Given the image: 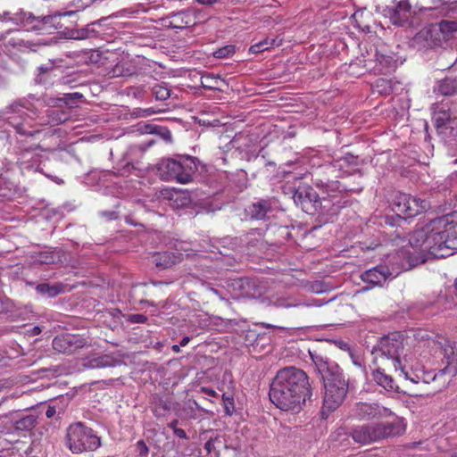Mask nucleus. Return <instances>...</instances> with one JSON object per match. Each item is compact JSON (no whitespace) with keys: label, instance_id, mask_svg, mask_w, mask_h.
Wrapping results in <instances>:
<instances>
[{"label":"nucleus","instance_id":"obj_1","mask_svg":"<svg viewBox=\"0 0 457 457\" xmlns=\"http://www.w3.org/2000/svg\"><path fill=\"white\" fill-rule=\"evenodd\" d=\"M410 248L403 246L386 258L392 278L408 270L420 262H425L426 253L435 258H445L457 249V222L445 216L431 220L415 230L409 239Z\"/></svg>","mask_w":457,"mask_h":457},{"label":"nucleus","instance_id":"obj_2","mask_svg":"<svg viewBox=\"0 0 457 457\" xmlns=\"http://www.w3.org/2000/svg\"><path fill=\"white\" fill-rule=\"evenodd\" d=\"M312 395L307 374L292 366L277 372L269 393L270 402L284 411H299Z\"/></svg>","mask_w":457,"mask_h":457},{"label":"nucleus","instance_id":"obj_3","mask_svg":"<svg viewBox=\"0 0 457 457\" xmlns=\"http://www.w3.org/2000/svg\"><path fill=\"white\" fill-rule=\"evenodd\" d=\"M310 354L324 385L325 394L321 411L324 416L334 411L343 403L348 392V382L335 361L317 353H310Z\"/></svg>","mask_w":457,"mask_h":457},{"label":"nucleus","instance_id":"obj_4","mask_svg":"<svg viewBox=\"0 0 457 457\" xmlns=\"http://www.w3.org/2000/svg\"><path fill=\"white\" fill-rule=\"evenodd\" d=\"M404 347V338L399 332L391 333L382 337L373 347L374 364L380 363L387 370H398L408 377V369H411L412 358Z\"/></svg>","mask_w":457,"mask_h":457},{"label":"nucleus","instance_id":"obj_5","mask_svg":"<svg viewBox=\"0 0 457 457\" xmlns=\"http://www.w3.org/2000/svg\"><path fill=\"white\" fill-rule=\"evenodd\" d=\"M405 430L400 420L377 422L355 426L351 430L353 440L360 445H370L389 437L402 435Z\"/></svg>","mask_w":457,"mask_h":457},{"label":"nucleus","instance_id":"obj_6","mask_svg":"<svg viewBox=\"0 0 457 457\" xmlns=\"http://www.w3.org/2000/svg\"><path fill=\"white\" fill-rule=\"evenodd\" d=\"M196 170L194 158L189 156L163 159L157 165L158 174L162 180L177 181L180 184L191 182Z\"/></svg>","mask_w":457,"mask_h":457},{"label":"nucleus","instance_id":"obj_7","mask_svg":"<svg viewBox=\"0 0 457 457\" xmlns=\"http://www.w3.org/2000/svg\"><path fill=\"white\" fill-rule=\"evenodd\" d=\"M66 445L73 453L93 452L101 446V439L91 428L76 422L67 428Z\"/></svg>","mask_w":457,"mask_h":457},{"label":"nucleus","instance_id":"obj_8","mask_svg":"<svg viewBox=\"0 0 457 457\" xmlns=\"http://www.w3.org/2000/svg\"><path fill=\"white\" fill-rule=\"evenodd\" d=\"M428 207L425 200L399 193L392 203L393 212L400 218L409 219L423 212Z\"/></svg>","mask_w":457,"mask_h":457},{"label":"nucleus","instance_id":"obj_9","mask_svg":"<svg viewBox=\"0 0 457 457\" xmlns=\"http://www.w3.org/2000/svg\"><path fill=\"white\" fill-rule=\"evenodd\" d=\"M293 200L308 214H314L320 209L327 207L322 206V201L311 187H299L293 194Z\"/></svg>","mask_w":457,"mask_h":457},{"label":"nucleus","instance_id":"obj_10","mask_svg":"<svg viewBox=\"0 0 457 457\" xmlns=\"http://www.w3.org/2000/svg\"><path fill=\"white\" fill-rule=\"evenodd\" d=\"M394 412L378 403H363L360 402L355 403L352 415L359 420H370L388 418Z\"/></svg>","mask_w":457,"mask_h":457},{"label":"nucleus","instance_id":"obj_11","mask_svg":"<svg viewBox=\"0 0 457 457\" xmlns=\"http://www.w3.org/2000/svg\"><path fill=\"white\" fill-rule=\"evenodd\" d=\"M53 348L64 354H71L87 345L85 337L74 334H62L55 337L52 342Z\"/></svg>","mask_w":457,"mask_h":457},{"label":"nucleus","instance_id":"obj_12","mask_svg":"<svg viewBox=\"0 0 457 457\" xmlns=\"http://www.w3.org/2000/svg\"><path fill=\"white\" fill-rule=\"evenodd\" d=\"M411 8V6L408 0H401L395 5L387 7L385 10V15L389 18L392 24L403 26L409 20Z\"/></svg>","mask_w":457,"mask_h":457},{"label":"nucleus","instance_id":"obj_13","mask_svg":"<svg viewBox=\"0 0 457 457\" xmlns=\"http://www.w3.org/2000/svg\"><path fill=\"white\" fill-rule=\"evenodd\" d=\"M26 306L15 303L11 298L0 294V316H4L10 321L23 320Z\"/></svg>","mask_w":457,"mask_h":457},{"label":"nucleus","instance_id":"obj_14","mask_svg":"<svg viewBox=\"0 0 457 457\" xmlns=\"http://www.w3.org/2000/svg\"><path fill=\"white\" fill-rule=\"evenodd\" d=\"M28 104L27 101H18L11 104L8 107L9 111L6 112V113L10 112L12 114L7 117L8 122L21 134L25 133L22 129V120H25L26 117H28L26 112L29 110Z\"/></svg>","mask_w":457,"mask_h":457},{"label":"nucleus","instance_id":"obj_15","mask_svg":"<svg viewBox=\"0 0 457 457\" xmlns=\"http://www.w3.org/2000/svg\"><path fill=\"white\" fill-rule=\"evenodd\" d=\"M363 282L372 286H382L388 278H391L389 267L385 265H378L372 269L366 270L361 276Z\"/></svg>","mask_w":457,"mask_h":457},{"label":"nucleus","instance_id":"obj_16","mask_svg":"<svg viewBox=\"0 0 457 457\" xmlns=\"http://www.w3.org/2000/svg\"><path fill=\"white\" fill-rule=\"evenodd\" d=\"M274 198L259 199L249 206V214L252 219L265 220L274 209Z\"/></svg>","mask_w":457,"mask_h":457},{"label":"nucleus","instance_id":"obj_17","mask_svg":"<svg viewBox=\"0 0 457 457\" xmlns=\"http://www.w3.org/2000/svg\"><path fill=\"white\" fill-rule=\"evenodd\" d=\"M377 368L372 372V378L377 385L383 387L388 392H397L398 386L393 377L386 372V367L382 366L380 363L376 364Z\"/></svg>","mask_w":457,"mask_h":457},{"label":"nucleus","instance_id":"obj_18","mask_svg":"<svg viewBox=\"0 0 457 457\" xmlns=\"http://www.w3.org/2000/svg\"><path fill=\"white\" fill-rule=\"evenodd\" d=\"M17 18L19 21H16V25L26 30L41 29L46 19V17H37L33 13L22 10L17 12Z\"/></svg>","mask_w":457,"mask_h":457},{"label":"nucleus","instance_id":"obj_19","mask_svg":"<svg viewBox=\"0 0 457 457\" xmlns=\"http://www.w3.org/2000/svg\"><path fill=\"white\" fill-rule=\"evenodd\" d=\"M120 362V361L115 358L114 356L111 354H104L86 361L83 366L88 369H101L115 367L119 365Z\"/></svg>","mask_w":457,"mask_h":457},{"label":"nucleus","instance_id":"obj_20","mask_svg":"<svg viewBox=\"0 0 457 457\" xmlns=\"http://www.w3.org/2000/svg\"><path fill=\"white\" fill-rule=\"evenodd\" d=\"M152 258L155 266L161 269H168L180 262V255L170 252L156 253Z\"/></svg>","mask_w":457,"mask_h":457},{"label":"nucleus","instance_id":"obj_21","mask_svg":"<svg viewBox=\"0 0 457 457\" xmlns=\"http://www.w3.org/2000/svg\"><path fill=\"white\" fill-rule=\"evenodd\" d=\"M195 17L188 11L179 12L172 16L170 24L177 29H183L194 25Z\"/></svg>","mask_w":457,"mask_h":457},{"label":"nucleus","instance_id":"obj_22","mask_svg":"<svg viewBox=\"0 0 457 457\" xmlns=\"http://www.w3.org/2000/svg\"><path fill=\"white\" fill-rule=\"evenodd\" d=\"M37 423V417L34 414H27L17 420L14 428L19 431H30Z\"/></svg>","mask_w":457,"mask_h":457},{"label":"nucleus","instance_id":"obj_23","mask_svg":"<svg viewBox=\"0 0 457 457\" xmlns=\"http://www.w3.org/2000/svg\"><path fill=\"white\" fill-rule=\"evenodd\" d=\"M36 291L43 296L54 297L62 293V286L60 284L50 285L41 283L36 286Z\"/></svg>","mask_w":457,"mask_h":457},{"label":"nucleus","instance_id":"obj_24","mask_svg":"<svg viewBox=\"0 0 457 457\" xmlns=\"http://www.w3.org/2000/svg\"><path fill=\"white\" fill-rule=\"evenodd\" d=\"M97 36V32L94 28H91L89 25L85 28L79 29H71L68 32V37L71 39L76 40H83L87 38L96 37Z\"/></svg>","mask_w":457,"mask_h":457},{"label":"nucleus","instance_id":"obj_25","mask_svg":"<svg viewBox=\"0 0 457 457\" xmlns=\"http://www.w3.org/2000/svg\"><path fill=\"white\" fill-rule=\"evenodd\" d=\"M46 115L48 122L53 126L63 123L70 118L69 113L62 109H48L46 111Z\"/></svg>","mask_w":457,"mask_h":457},{"label":"nucleus","instance_id":"obj_26","mask_svg":"<svg viewBox=\"0 0 457 457\" xmlns=\"http://www.w3.org/2000/svg\"><path fill=\"white\" fill-rule=\"evenodd\" d=\"M438 91L444 96H452L457 93V79L445 78L440 82Z\"/></svg>","mask_w":457,"mask_h":457},{"label":"nucleus","instance_id":"obj_27","mask_svg":"<svg viewBox=\"0 0 457 457\" xmlns=\"http://www.w3.org/2000/svg\"><path fill=\"white\" fill-rule=\"evenodd\" d=\"M438 27L444 38L449 39L457 32V20H443L438 23Z\"/></svg>","mask_w":457,"mask_h":457},{"label":"nucleus","instance_id":"obj_28","mask_svg":"<svg viewBox=\"0 0 457 457\" xmlns=\"http://www.w3.org/2000/svg\"><path fill=\"white\" fill-rule=\"evenodd\" d=\"M170 410V403L161 397H155L153 402L152 411L156 417H162Z\"/></svg>","mask_w":457,"mask_h":457},{"label":"nucleus","instance_id":"obj_29","mask_svg":"<svg viewBox=\"0 0 457 457\" xmlns=\"http://www.w3.org/2000/svg\"><path fill=\"white\" fill-rule=\"evenodd\" d=\"M171 90L166 83H160L153 87L152 93L156 100L164 101L170 96Z\"/></svg>","mask_w":457,"mask_h":457},{"label":"nucleus","instance_id":"obj_30","mask_svg":"<svg viewBox=\"0 0 457 457\" xmlns=\"http://www.w3.org/2000/svg\"><path fill=\"white\" fill-rule=\"evenodd\" d=\"M271 302L273 305L277 307H284V308H289V307H296L300 305V303L289 296H282V297H276L272 298Z\"/></svg>","mask_w":457,"mask_h":457},{"label":"nucleus","instance_id":"obj_31","mask_svg":"<svg viewBox=\"0 0 457 457\" xmlns=\"http://www.w3.org/2000/svg\"><path fill=\"white\" fill-rule=\"evenodd\" d=\"M236 52L234 45H227L218 48L213 52V56L218 59L228 58L232 56Z\"/></svg>","mask_w":457,"mask_h":457},{"label":"nucleus","instance_id":"obj_32","mask_svg":"<svg viewBox=\"0 0 457 457\" xmlns=\"http://www.w3.org/2000/svg\"><path fill=\"white\" fill-rule=\"evenodd\" d=\"M438 304L444 310H453L457 306V298L455 295H444L438 299Z\"/></svg>","mask_w":457,"mask_h":457},{"label":"nucleus","instance_id":"obj_33","mask_svg":"<svg viewBox=\"0 0 457 457\" xmlns=\"http://www.w3.org/2000/svg\"><path fill=\"white\" fill-rule=\"evenodd\" d=\"M117 172L120 176H127L130 174L131 170L135 169V166L128 159L122 160L118 163Z\"/></svg>","mask_w":457,"mask_h":457},{"label":"nucleus","instance_id":"obj_34","mask_svg":"<svg viewBox=\"0 0 457 457\" xmlns=\"http://www.w3.org/2000/svg\"><path fill=\"white\" fill-rule=\"evenodd\" d=\"M274 40H271V41H268V40H263V41H261L255 45H253L249 51L253 54H258V53H261V52H263L265 50H268L271 47V46H273L274 44Z\"/></svg>","mask_w":457,"mask_h":457},{"label":"nucleus","instance_id":"obj_35","mask_svg":"<svg viewBox=\"0 0 457 457\" xmlns=\"http://www.w3.org/2000/svg\"><path fill=\"white\" fill-rule=\"evenodd\" d=\"M222 400L224 403L226 414L232 415V413L235 411V403L233 395L224 393L222 395Z\"/></svg>","mask_w":457,"mask_h":457},{"label":"nucleus","instance_id":"obj_36","mask_svg":"<svg viewBox=\"0 0 457 457\" xmlns=\"http://www.w3.org/2000/svg\"><path fill=\"white\" fill-rule=\"evenodd\" d=\"M348 353L353 365L364 370L362 357L360 354L356 353L353 350H352L351 347H348Z\"/></svg>","mask_w":457,"mask_h":457},{"label":"nucleus","instance_id":"obj_37","mask_svg":"<svg viewBox=\"0 0 457 457\" xmlns=\"http://www.w3.org/2000/svg\"><path fill=\"white\" fill-rule=\"evenodd\" d=\"M132 71L129 68H124V63H118L113 69V76H130Z\"/></svg>","mask_w":457,"mask_h":457},{"label":"nucleus","instance_id":"obj_38","mask_svg":"<svg viewBox=\"0 0 457 457\" xmlns=\"http://www.w3.org/2000/svg\"><path fill=\"white\" fill-rule=\"evenodd\" d=\"M19 21L17 18V12L12 13L10 12H4L0 13V21H8L16 25V21Z\"/></svg>","mask_w":457,"mask_h":457},{"label":"nucleus","instance_id":"obj_39","mask_svg":"<svg viewBox=\"0 0 457 457\" xmlns=\"http://www.w3.org/2000/svg\"><path fill=\"white\" fill-rule=\"evenodd\" d=\"M147 320V317L140 313H132L128 316V321L131 323H145Z\"/></svg>","mask_w":457,"mask_h":457},{"label":"nucleus","instance_id":"obj_40","mask_svg":"<svg viewBox=\"0 0 457 457\" xmlns=\"http://www.w3.org/2000/svg\"><path fill=\"white\" fill-rule=\"evenodd\" d=\"M440 114H441V112H438L435 116V122H436V127L444 126L446 123V121H448L450 120V115L447 112H442V116H440Z\"/></svg>","mask_w":457,"mask_h":457},{"label":"nucleus","instance_id":"obj_41","mask_svg":"<svg viewBox=\"0 0 457 457\" xmlns=\"http://www.w3.org/2000/svg\"><path fill=\"white\" fill-rule=\"evenodd\" d=\"M219 442V439L217 437L215 438H211L209 439L205 445H204V449L208 452V453H211L212 452H214L216 454L218 453V452L216 451V443Z\"/></svg>","mask_w":457,"mask_h":457},{"label":"nucleus","instance_id":"obj_42","mask_svg":"<svg viewBox=\"0 0 457 457\" xmlns=\"http://www.w3.org/2000/svg\"><path fill=\"white\" fill-rule=\"evenodd\" d=\"M137 449H138V452H139L140 455H146L147 454L149 449H148L147 445H145V443L143 440H139L137 443Z\"/></svg>","mask_w":457,"mask_h":457},{"label":"nucleus","instance_id":"obj_43","mask_svg":"<svg viewBox=\"0 0 457 457\" xmlns=\"http://www.w3.org/2000/svg\"><path fill=\"white\" fill-rule=\"evenodd\" d=\"M378 60L380 63H383L385 62V65L388 68H391L393 67V64H394V60L393 58L391 57H386V56H384V55H381L380 58L378 57Z\"/></svg>","mask_w":457,"mask_h":457},{"label":"nucleus","instance_id":"obj_44","mask_svg":"<svg viewBox=\"0 0 457 457\" xmlns=\"http://www.w3.org/2000/svg\"><path fill=\"white\" fill-rule=\"evenodd\" d=\"M173 432L179 438H182V439L187 438L186 431L182 428H175V430Z\"/></svg>","mask_w":457,"mask_h":457},{"label":"nucleus","instance_id":"obj_45","mask_svg":"<svg viewBox=\"0 0 457 457\" xmlns=\"http://www.w3.org/2000/svg\"><path fill=\"white\" fill-rule=\"evenodd\" d=\"M219 1L220 0H195V2L197 4H202V5H208V6L213 5L216 3H218Z\"/></svg>","mask_w":457,"mask_h":457},{"label":"nucleus","instance_id":"obj_46","mask_svg":"<svg viewBox=\"0 0 457 457\" xmlns=\"http://www.w3.org/2000/svg\"><path fill=\"white\" fill-rule=\"evenodd\" d=\"M56 413V409L54 406H48L46 411V416L47 418H53Z\"/></svg>","mask_w":457,"mask_h":457},{"label":"nucleus","instance_id":"obj_47","mask_svg":"<svg viewBox=\"0 0 457 457\" xmlns=\"http://www.w3.org/2000/svg\"><path fill=\"white\" fill-rule=\"evenodd\" d=\"M202 391L204 393H205L207 395L212 396V397H214L217 395L213 389L209 388V387H202Z\"/></svg>","mask_w":457,"mask_h":457},{"label":"nucleus","instance_id":"obj_48","mask_svg":"<svg viewBox=\"0 0 457 457\" xmlns=\"http://www.w3.org/2000/svg\"><path fill=\"white\" fill-rule=\"evenodd\" d=\"M42 332V328L39 326H35L31 328L30 334L32 336H37Z\"/></svg>","mask_w":457,"mask_h":457},{"label":"nucleus","instance_id":"obj_49","mask_svg":"<svg viewBox=\"0 0 457 457\" xmlns=\"http://www.w3.org/2000/svg\"><path fill=\"white\" fill-rule=\"evenodd\" d=\"M406 379H410L413 383H419L420 382V377L418 375H415L414 377H411L408 373V377L404 375Z\"/></svg>","mask_w":457,"mask_h":457},{"label":"nucleus","instance_id":"obj_50","mask_svg":"<svg viewBox=\"0 0 457 457\" xmlns=\"http://www.w3.org/2000/svg\"><path fill=\"white\" fill-rule=\"evenodd\" d=\"M162 135L165 140H170V138H171L170 130H168L166 129H164V131L162 133Z\"/></svg>","mask_w":457,"mask_h":457},{"label":"nucleus","instance_id":"obj_51","mask_svg":"<svg viewBox=\"0 0 457 457\" xmlns=\"http://www.w3.org/2000/svg\"><path fill=\"white\" fill-rule=\"evenodd\" d=\"M190 341V337H184L181 341L179 342V345L180 346H186Z\"/></svg>","mask_w":457,"mask_h":457},{"label":"nucleus","instance_id":"obj_52","mask_svg":"<svg viewBox=\"0 0 457 457\" xmlns=\"http://www.w3.org/2000/svg\"><path fill=\"white\" fill-rule=\"evenodd\" d=\"M178 423H179V420H173L169 424V427H170V428H172V429H173V431H174V430H175V428H177Z\"/></svg>","mask_w":457,"mask_h":457},{"label":"nucleus","instance_id":"obj_53","mask_svg":"<svg viewBox=\"0 0 457 457\" xmlns=\"http://www.w3.org/2000/svg\"><path fill=\"white\" fill-rule=\"evenodd\" d=\"M171 350H172L174 353H179V352H180V345H173L171 346Z\"/></svg>","mask_w":457,"mask_h":457},{"label":"nucleus","instance_id":"obj_54","mask_svg":"<svg viewBox=\"0 0 457 457\" xmlns=\"http://www.w3.org/2000/svg\"><path fill=\"white\" fill-rule=\"evenodd\" d=\"M453 287V294H454L455 297L457 298V278H455Z\"/></svg>","mask_w":457,"mask_h":457},{"label":"nucleus","instance_id":"obj_55","mask_svg":"<svg viewBox=\"0 0 457 457\" xmlns=\"http://www.w3.org/2000/svg\"><path fill=\"white\" fill-rule=\"evenodd\" d=\"M348 347H350L348 344H346V343H342L341 344V348L345 350V351H347V352H348Z\"/></svg>","mask_w":457,"mask_h":457},{"label":"nucleus","instance_id":"obj_56","mask_svg":"<svg viewBox=\"0 0 457 457\" xmlns=\"http://www.w3.org/2000/svg\"><path fill=\"white\" fill-rule=\"evenodd\" d=\"M78 4H78V8H81V9H83V8H85V6H86V5L82 3V1H81V0H78Z\"/></svg>","mask_w":457,"mask_h":457},{"label":"nucleus","instance_id":"obj_57","mask_svg":"<svg viewBox=\"0 0 457 457\" xmlns=\"http://www.w3.org/2000/svg\"><path fill=\"white\" fill-rule=\"evenodd\" d=\"M39 70H40L41 72H47L49 71L48 68H45L43 66L39 67Z\"/></svg>","mask_w":457,"mask_h":457},{"label":"nucleus","instance_id":"obj_58","mask_svg":"<svg viewBox=\"0 0 457 457\" xmlns=\"http://www.w3.org/2000/svg\"><path fill=\"white\" fill-rule=\"evenodd\" d=\"M315 184L317 187H324V185H325L322 181L316 182Z\"/></svg>","mask_w":457,"mask_h":457},{"label":"nucleus","instance_id":"obj_59","mask_svg":"<svg viewBox=\"0 0 457 457\" xmlns=\"http://www.w3.org/2000/svg\"><path fill=\"white\" fill-rule=\"evenodd\" d=\"M204 87H209V88H215L216 87V86H214V85H204Z\"/></svg>","mask_w":457,"mask_h":457},{"label":"nucleus","instance_id":"obj_60","mask_svg":"<svg viewBox=\"0 0 457 457\" xmlns=\"http://www.w3.org/2000/svg\"><path fill=\"white\" fill-rule=\"evenodd\" d=\"M73 13H74V12H72V11L66 12V14L69 15V16L73 14Z\"/></svg>","mask_w":457,"mask_h":457},{"label":"nucleus","instance_id":"obj_61","mask_svg":"<svg viewBox=\"0 0 457 457\" xmlns=\"http://www.w3.org/2000/svg\"><path fill=\"white\" fill-rule=\"evenodd\" d=\"M227 377H230V374H228V373H225V374H224V378H226Z\"/></svg>","mask_w":457,"mask_h":457},{"label":"nucleus","instance_id":"obj_62","mask_svg":"<svg viewBox=\"0 0 457 457\" xmlns=\"http://www.w3.org/2000/svg\"><path fill=\"white\" fill-rule=\"evenodd\" d=\"M445 372V370H439V373H441V374H444Z\"/></svg>","mask_w":457,"mask_h":457},{"label":"nucleus","instance_id":"obj_63","mask_svg":"<svg viewBox=\"0 0 457 457\" xmlns=\"http://www.w3.org/2000/svg\"><path fill=\"white\" fill-rule=\"evenodd\" d=\"M213 291L214 294L218 295V290L216 289H212Z\"/></svg>","mask_w":457,"mask_h":457},{"label":"nucleus","instance_id":"obj_64","mask_svg":"<svg viewBox=\"0 0 457 457\" xmlns=\"http://www.w3.org/2000/svg\"><path fill=\"white\" fill-rule=\"evenodd\" d=\"M137 90L138 91V94H140L142 92L141 88H137Z\"/></svg>","mask_w":457,"mask_h":457}]
</instances>
